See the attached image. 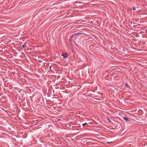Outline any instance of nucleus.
<instances>
[{
    "label": "nucleus",
    "mask_w": 147,
    "mask_h": 147,
    "mask_svg": "<svg viewBox=\"0 0 147 147\" xmlns=\"http://www.w3.org/2000/svg\"><path fill=\"white\" fill-rule=\"evenodd\" d=\"M125 85L126 86H128V84L127 83H125Z\"/></svg>",
    "instance_id": "3"
},
{
    "label": "nucleus",
    "mask_w": 147,
    "mask_h": 147,
    "mask_svg": "<svg viewBox=\"0 0 147 147\" xmlns=\"http://www.w3.org/2000/svg\"><path fill=\"white\" fill-rule=\"evenodd\" d=\"M133 10H136V9H135V8L134 7H133Z\"/></svg>",
    "instance_id": "5"
},
{
    "label": "nucleus",
    "mask_w": 147,
    "mask_h": 147,
    "mask_svg": "<svg viewBox=\"0 0 147 147\" xmlns=\"http://www.w3.org/2000/svg\"><path fill=\"white\" fill-rule=\"evenodd\" d=\"M22 47H23V48H24L25 47V46L24 45H23L22 46Z\"/></svg>",
    "instance_id": "6"
},
{
    "label": "nucleus",
    "mask_w": 147,
    "mask_h": 147,
    "mask_svg": "<svg viewBox=\"0 0 147 147\" xmlns=\"http://www.w3.org/2000/svg\"><path fill=\"white\" fill-rule=\"evenodd\" d=\"M62 58L63 59H65L67 58L68 56V54L67 53H62L61 54Z\"/></svg>",
    "instance_id": "1"
},
{
    "label": "nucleus",
    "mask_w": 147,
    "mask_h": 147,
    "mask_svg": "<svg viewBox=\"0 0 147 147\" xmlns=\"http://www.w3.org/2000/svg\"><path fill=\"white\" fill-rule=\"evenodd\" d=\"M87 124V123H84V124H82V125L83 126H84V125H86V124Z\"/></svg>",
    "instance_id": "4"
},
{
    "label": "nucleus",
    "mask_w": 147,
    "mask_h": 147,
    "mask_svg": "<svg viewBox=\"0 0 147 147\" xmlns=\"http://www.w3.org/2000/svg\"><path fill=\"white\" fill-rule=\"evenodd\" d=\"M123 118L126 121H130L129 120L130 119L129 118L125 117H123Z\"/></svg>",
    "instance_id": "2"
}]
</instances>
